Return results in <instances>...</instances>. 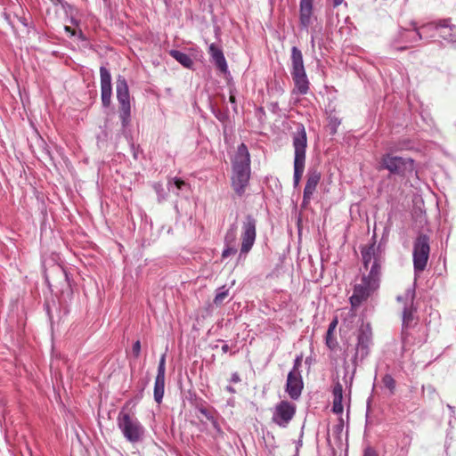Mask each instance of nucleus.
<instances>
[{
  "label": "nucleus",
  "instance_id": "nucleus-1",
  "mask_svg": "<svg viewBox=\"0 0 456 456\" xmlns=\"http://www.w3.org/2000/svg\"><path fill=\"white\" fill-rule=\"evenodd\" d=\"M363 267L368 273L362 274L361 282L356 284L350 303L356 308L366 301L379 287L383 251L380 245L375 242L362 249Z\"/></svg>",
  "mask_w": 456,
  "mask_h": 456
},
{
  "label": "nucleus",
  "instance_id": "nucleus-2",
  "mask_svg": "<svg viewBox=\"0 0 456 456\" xmlns=\"http://www.w3.org/2000/svg\"><path fill=\"white\" fill-rule=\"evenodd\" d=\"M250 178V155L248 147L241 143L238 146L232 160V186L235 192L241 196Z\"/></svg>",
  "mask_w": 456,
  "mask_h": 456
},
{
  "label": "nucleus",
  "instance_id": "nucleus-3",
  "mask_svg": "<svg viewBox=\"0 0 456 456\" xmlns=\"http://www.w3.org/2000/svg\"><path fill=\"white\" fill-rule=\"evenodd\" d=\"M415 297L414 288H409L406 289L403 296H397L396 299L398 302H403V327L401 339L403 344V350H408V347L411 345L416 344V338L414 337L416 322L414 319V309L413 300Z\"/></svg>",
  "mask_w": 456,
  "mask_h": 456
},
{
  "label": "nucleus",
  "instance_id": "nucleus-4",
  "mask_svg": "<svg viewBox=\"0 0 456 456\" xmlns=\"http://www.w3.org/2000/svg\"><path fill=\"white\" fill-rule=\"evenodd\" d=\"M131 402H126L118 412L117 425L126 440L135 444L143 439L145 429L139 419L127 411Z\"/></svg>",
  "mask_w": 456,
  "mask_h": 456
},
{
  "label": "nucleus",
  "instance_id": "nucleus-5",
  "mask_svg": "<svg viewBox=\"0 0 456 456\" xmlns=\"http://www.w3.org/2000/svg\"><path fill=\"white\" fill-rule=\"evenodd\" d=\"M294 148V187L298 186L303 175L305 165V152L307 147V135L303 124H297L296 131L292 134Z\"/></svg>",
  "mask_w": 456,
  "mask_h": 456
},
{
  "label": "nucleus",
  "instance_id": "nucleus-6",
  "mask_svg": "<svg viewBox=\"0 0 456 456\" xmlns=\"http://www.w3.org/2000/svg\"><path fill=\"white\" fill-rule=\"evenodd\" d=\"M290 59V74L294 82L292 94L305 95L309 91L310 82L308 80L305 69L304 66L302 53L297 46H293L291 48Z\"/></svg>",
  "mask_w": 456,
  "mask_h": 456
},
{
  "label": "nucleus",
  "instance_id": "nucleus-7",
  "mask_svg": "<svg viewBox=\"0 0 456 456\" xmlns=\"http://www.w3.org/2000/svg\"><path fill=\"white\" fill-rule=\"evenodd\" d=\"M116 94L119 103V118L123 127H126L131 121L130 94L126 79L119 75L116 80Z\"/></svg>",
  "mask_w": 456,
  "mask_h": 456
},
{
  "label": "nucleus",
  "instance_id": "nucleus-8",
  "mask_svg": "<svg viewBox=\"0 0 456 456\" xmlns=\"http://www.w3.org/2000/svg\"><path fill=\"white\" fill-rule=\"evenodd\" d=\"M429 253V237L426 234H419L413 243L412 259L415 274H419L426 269Z\"/></svg>",
  "mask_w": 456,
  "mask_h": 456
},
{
  "label": "nucleus",
  "instance_id": "nucleus-9",
  "mask_svg": "<svg viewBox=\"0 0 456 456\" xmlns=\"http://www.w3.org/2000/svg\"><path fill=\"white\" fill-rule=\"evenodd\" d=\"M382 167L391 174L406 176L414 172V161L411 158H403L386 154L382 157Z\"/></svg>",
  "mask_w": 456,
  "mask_h": 456
},
{
  "label": "nucleus",
  "instance_id": "nucleus-10",
  "mask_svg": "<svg viewBox=\"0 0 456 456\" xmlns=\"http://www.w3.org/2000/svg\"><path fill=\"white\" fill-rule=\"evenodd\" d=\"M256 238V220L251 215H247L241 224V246L239 257H246L253 248Z\"/></svg>",
  "mask_w": 456,
  "mask_h": 456
},
{
  "label": "nucleus",
  "instance_id": "nucleus-11",
  "mask_svg": "<svg viewBox=\"0 0 456 456\" xmlns=\"http://www.w3.org/2000/svg\"><path fill=\"white\" fill-rule=\"evenodd\" d=\"M372 346V330L369 323L362 324L357 333V343L355 346V353L353 358L354 365L357 362H362L370 352Z\"/></svg>",
  "mask_w": 456,
  "mask_h": 456
},
{
  "label": "nucleus",
  "instance_id": "nucleus-12",
  "mask_svg": "<svg viewBox=\"0 0 456 456\" xmlns=\"http://www.w3.org/2000/svg\"><path fill=\"white\" fill-rule=\"evenodd\" d=\"M296 405L288 401H281L274 407L272 420L281 428H287L296 414Z\"/></svg>",
  "mask_w": 456,
  "mask_h": 456
},
{
  "label": "nucleus",
  "instance_id": "nucleus-13",
  "mask_svg": "<svg viewBox=\"0 0 456 456\" xmlns=\"http://www.w3.org/2000/svg\"><path fill=\"white\" fill-rule=\"evenodd\" d=\"M425 28L436 29L440 37L449 44H456V26L452 24L451 19L439 20L429 22Z\"/></svg>",
  "mask_w": 456,
  "mask_h": 456
},
{
  "label": "nucleus",
  "instance_id": "nucleus-14",
  "mask_svg": "<svg viewBox=\"0 0 456 456\" xmlns=\"http://www.w3.org/2000/svg\"><path fill=\"white\" fill-rule=\"evenodd\" d=\"M100 80L102 102L104 107H109L112 95L111 75L104 66L100 67Z\"/></svg>",
  "mask_w": 456,
  "mask_h": 456
},
{
  "label": "nucleus",
  "instance_id": "nucleus-15",
  "mask_svg": "<svg viewBox=\"0 0 456 456\" xmlns=\"http://www.w3.org/2000/svg\"><path fill=\"white\" fill-rule=\"evenodd\" d=\"M304 388L301 373L289 372L285 391L292 400H297Z\"/></svg>",
  "mask_w": 456,
  "mask_h": 456
},
{
  "label": "nucleus",
  "instance_id": "nucleus-16",
  "mask_svg": "<svg viewBox=\"0 0 456 456\" xmlns=\"http://www.w3.org/2000/svg\"><path fill=\"white\" fill-rule=\"evenodd\" d=\"M314 0H300L299 4V21L300 26L307 29L312 23Z\"/></svg>",
  "mask_w": 456,
  "mask_h": 456
},
{
  "label": "nucleus",
  "instance_id": "nucleus-17",
  "mask_svg": "<svg viewBox=\"0 0 456 456\" xmlns=\"http://www.w3.org/2000/svg\"><path fill=\"white\" fill-rule=\"evenodd\" d=\"M321 180V174L316 170H310L307 173V180L304 189V202L309 201L314 193Z\"/></svg>",
  "mask_w": 456,
  "mask_h": 456
},
{
  "label": "nucleus",
  "instance_id": "nucleus-18",
  "mask_svg": "<svg viewBox=\"0 0 456 456\" xmlns=\"http://www.w3.org/2000/svg\"><path fill=\"white\" fill-rule=\"evenodd\" d=\"M209 53L216 68L224 74L228 72V65L221 49L214 44L209 46Z\"/></svg>",
  "mask_w": 456,
  "mask_h": 456
},
{
  "label": "nucleus",
  "instance_id": "nucleus-19",
  "mask_svg": "<svg viewBox=\"0 0 456 456\" xmlns=\"http://www.w3.org/2000/svg\"><path fill=\"white\" fill-rule=\"evenodd\" d=\"M408 30L407 29H400L399 32H398V35L396 36V37H395L391 43H390V47L392 49H395V50H397V51H403V50H406L408 48V46L405 45H399V44H408V43H415V42H418L419 40H416V35L414 36V37H412L411 39H410L408 37Z\"/></svg>",
  "mask_w": 456,
  "mask_h": 456
},
{
  "label": "nucleus",
  "instance_id": "nucleus-20",
  "mask_svg": "<svg viewBox=\"0 0 456 456\" xmlns=\"http://www.w3.org/2000/svg\"><path fill=\"white\" fill-rule=\"evenodd\" d=\"M332 395H333L332 411L336 414H341L344 411V407L342 404L343 386L338 381L334 384V387L332 389Z\"/></svg>",
  "mask_w": 456,
  "mask_h": 456
},
{
  "label": "nucleus",
  "instance_id": "nucleus-21",
  "mask_svg": "<svg viewBox=\"0 0 456 456\" xmlns=\"http://www.w3.org/2000/svg\"><path fill=\"white\" fill-rule=\"evenodd\" d=\"M169 54L183 67L187 69L192 68L194 62L192 59L190 57V55H188L187 53L178 50H171L169 52Z\"/></svg>",
  "mask_w": 456,
  "mask_h": 456
},
{
  "label": "nucleus",
  "instance_id": "nucleus-22",
  "mask_svg": "<svg viewBox=\"0 0 456 456\" xmlns=\"http://www.w3.org/2000/svg\"><path fill=\"white\" fill-rule=\"evenodd\" d=\"M189 184L178 177L171 178L167 182L168 191L175 193L177 196L179 195L180 191L189 190Z\"/></svg>",
  "mask_w": 456,
  "mask_h": 456
},
{
  "label": "nucleus",
  "instance_id": "nucleus-23",
  "mask_svg": "<svg viewBox=\"0 0 456 456\" xmlns=\"http://www.w3.org/2000/svg\"><path fill=\"white\" fill-rule=\"evenodd\" d=\"M165 391V376L157 375L154 383V400L156 403L162 402Z\"/></svg>",
  "mask_w": 456,
  "mask_h": 456
},
{
  "label": "nucleus",
  "instance_id": "nucleus-24",
  "mask_svg": "<svg viewBox=\"0 0 456 456\" xmlns=\"http://www.w3.org/2000/svg\"><path fill=\"white\" fill-rule=\"evenodd\" d=\"M337 324H338V321L335 319L334 321H332L330 323L328 330L326 332L325 343H326V346L330 350H334L338 346L337 339L334 336V331L336 330Z\"/></svg>",
  "mask_w": 456,
  "mask_h": 456
},
{
  "label": "nucleus",
  "instance_id": "nucleus-25",
  "mask_svg": "<svg viewBox=\"0 0 456 456\" xmlns=\"http://www.w3.org/2000/svg\"><path fill=\"white\" fill-rule=\"evenodd\" d=\"M428 23L422 25L420 28H415L414 31L416 33V40H422L423 38H433L436 37V33L438 34L436 29H427L425 26Z\"/></svg>",
  "mask_w": 456,
  "mask_h": 456
},
{
  "label": "nucleus",
  "instance_id": "nucleus-26",
  "mask_svg": "<svg viewBox=\"0 0 456 456\" xmlns=\"http://www.w3.org/2000/svg\"><path fill=\"white\" fill-rule=\"evenodd\" d=\"M236 226L235 224L231 225V227L226 232L224 236V245H236Z\"/></svg>",
  "mask_w": 456,
  "mask_h": 456
},
{
  "label": "nucleus",
  "instance_id": "nucleus-27",
  "mask_svg": "<svg viewBox=\"0 0 456 456\" xmlns=\"http://www.w3.org/2000/svg\"><path fill=\"white\" fill-rule=\"evenodd\" d=\"M341 121L336 116H330L329 117V123L328 126L330 130V134H334L337 133L338 127L339 126Z\"/></svg>",
  "mask_w": 456,
  "mask_h": 456
},
{
  "label": "nucleus",
  "instance_id": "nucleus-28",
  "mask_svg": "<svg viewBox=\"0 0 456 456\" xmlns=\"http://www.w3.org/2000/svg\"><path fill=\"white\" fill-rule=\"evenodd\" d=\"M382 382L387 388H388L392 393L394 392L395 381L390 374H386L382 379Z\"/></svg>",
  "mask_w": 456,
  "mask_h": 456
},
{
  "label": "nucleus",
  "instance_id": "nucleus-29",
  "mask_svg": "<svg viewBox=\"0 0 456 456\" xmlns=\"http://www.w3.org/2000/svg\"><path fill=\"white\" fill-rule=\"evenodd\" d=\"M237 252L236 245H225L223 252L222 257L226 258L231 255H234Z\"/></svg>",
  "mask_w": 456,
  "mask_h": 456
},
{
  "label": "nucleus",
  "instance_id": "nucleus-30",
  "mask_svg": "<svg viewBox=\"0 0 456 456\" xmlns=\"http://www.w3.org/2000/svg\"><path fill=\"white\" fill-rule=\"evenodd\" d=\"M228 290L224 289V288L219 289L218 292L216 293L214 302L216 304H220L224 301V299L227 297Z\"/></svg>",
  "mask_w": 456,
  "mask_h": 456
},
{
  "label": "nucleus",
  "instance_id": "nucleus-31",
  "mask_svg": "<svg viewBox=\"0 0 456 456\" xmlns=\"http://www.w3.org/2000/svg\"><path fill=\"white\" fill-rule=\"evenodd\" d=\"M165 364H166V354H162V356L160 357L159 362L157 375L165 376V371H166Z\"/></svg>",
  "mask_w": 456,
  "mask_h": 456
},
{
  "label": "nucleus",
  "instance_id": "nucleus-32",
  "mask_svg": "<svg viewBox=\"0 0 456 456\" xmlns=\"http://www.w3.org/2000/svg\"><path fill=\"white\" fill-rule=\"evenodd\" d=\"M154 190L158 195L159 201L166 199V194H165L164 189L160 183L154 184Z\"/></svg>",
  "mask_w": 456,
  "mask_h": 456
},
{
  "label": "nucleus",
  "instance_id": "nucleus-33",
  "mask_svg": "<svg viewBox=\"0 0 456 456\" xmlns=\"http://www.w3.org/2000/svg\"><path fill=\"white\" fill-rule=\"evenodd\" d=\"M301 362H302V358L300 356H297L294 360L293 368L289 372L301 373L300 372Z\"/></svg>",
  "mask_w": 456,
  "mask_h": 456
},
{
  "label": "nucleus",
  "instance_id": "nucleus-34",
  "mask_svg": "<svg viewBox=\"0 0 456 456\" xmlns=\"http://www.w3.org/2000/svg\"><path fill=\"white\" fill-rule=\"evenodd\" d=\"M214 429L216 430L217 436H222L224 435V432L219 425V423L217 422L216 419L214 418L212 420H210Z\"/></svg>",
  "mask_w": 456,
  "mask_h": 456
},
{
  "label": "nucleus",
  "instance_id": "nucleus-35",
  "mask_svg": "<svg viewBox=\"0 0 456 456\" xmlns=\"http://www.w3.org/2000/svg\"><path fill=\"white\" fill-rule=\"evenodd\" d=\"M362 456H379V453L377 452V451L373 447L367 446L363 450Z\"/></svg>",
  "mask_w": 456,
  "mask_h": 456
},
{
  "label": "nucleus",
  "instance_id": "nucleus-36",
  "mask_svg": "<svg viewBox=\"0 0 456 456\" xmlns=\"http://www.w3.org/2000/svg\"><path fill=\"white\" fill-rule=\"evenodd\" d=\"M132 351H133L134 357H136V358L139 357L140 353H141V343L139 340L135 341L133 344Z\"/></svg>",
  "mask_w": 456,
  "mask_h": 456
},
{
  "label": "nucleus",
  "instance_id": "nucleus-37",
  "mask_svg": "<svg viewBox=\"0 0 456 456\" xmlns=\"http://www.w3.org/2000/svg\"><path fill=\"white\" fill-rule=\"evenodd\" d=\"M199 411L201 414H203L207 419H208L209 421L212 420L215 417L214 415L208 411L207 410L206 408L204 407H200L199 408Z\"/></svg>",
  "mask_w": 456,
  "mask_h": 456
},
{
  "label": "nucleus",
  "instance_id": "nucleus-38",
  "mask_svg": "<svg viewBox=\"0 0 456 456\" xmlns=\"http://www.w3.org/2000/svg\"><path fill=\"white\" fill-rule=\"evenodd\" d=\"M229 101L233 105L234 111H236V110H237L236 100H235V96L232 91L230 92Z\"/></svg>",
  "mask_w": 456,
  "mask_h": 456
},
{
  "label": "nucleus",
  "instance_id": "nucleus-39",
  "mask_svg": "<svg viewBox=\"0 0 456 456\" xmlns=\"http://www.w3.org/2000/svg\"><path fill=\"white\" fill-rule=\"evenodd\" d=\"M231 381L233 383H238L240 381V378L237 372L232 374Z\"/></svg>",
  "mask_w": 456,
  "mask_h": 456
},
{
  "label": "nucleus",
  "instance_id": "nucleus-40",
  "mask_svg": "<svg viewBox=\"0 0 456 456\" xmlns=\"http://www.w3.org/2000/svg\"><path fill=\"white\" fill-rule=\"evenodd\" d=\"M64 29L66 32L69 33L71 37H75L77 35V31L72 29L70 27L65 26Z\"/></svg>",
  "mask_w": 456,
  "mask_h": 456
},
{
  "label": "nucleus",
  "instance_id": "nucleus-41",
  "mask_svg": "<svg viewBox=\"0 0 456 456\" xmlns=\"http://www.w3.org/2000/svg\"><path fill=\"white\" fill-rule=\"evenodd\" d=\"M215 116L216 117V118H218L220 121H224V119L226 118V116L221 112H218V113H216Z\"/></svg>",
  "mask_w": 456,
  "mask_h": 456
},
{
  "label": "nucleus",
  "instance_id": "nucleus-42",
  "mask_svg": "<svg viewBox=\"0 0 456 456\" xmlns=\"http://www.w3.org/2000/svg\"><path fill=\"white\" fill-rule=\"evenodd\" d=\"M344 0H332V5L333 7H338L343 3Z\"/></svg>",
  "mask_w": 456,
  "mask_h": 456
},
{
  "label": "nucleus",
  "instance_id": "nucleus-43",
  "mask_svg": "<svg viewBox=\"0 0 456 456\" xmlns=\"http://www.w3.org/2000/svg\"><path fill=\"white\" fill-rule=\"evenodd\" d=\"M76 36L82 41L86 40V37L81 30H79Z\"/></svg>",
  "mask_w": 456,
  "mask_h": 456
},
{
  "label": "nucleus",
  "instance_id": "nucleus-44",
  "mask_svg": "<svg viewBox=\"0 0 456 456\" xmlns=\"http://www.w3.org/2000/svg\"><path fill=\"white\" fill-rule=\"evenodd\" d=\"M229 350H230V346L226 343H224L222 346V352L223 353H227Z\"/></svg>",
  "mask_w": 456,
  "mask_h": 456
},
{
  "label": "nucleus",
  "instance_id": "nucleus-45",
  "mask_svg": "<svg viewBox=\"0 0 456 456\" xmlns=\"http://www.w3.org/2000/svg\"><path fill=\"white\" fill-rule=\"evenodd\" d=\"M226 390L230 393H235V389L231 386L226 387Z\"/></svg>",
  "mask_w": 456,
  "mask_h": 456
},
{
  "label": "nucleus",
  "instance_id": "nucleus-46",
  "mask_svg": "<svg viewBox=\"0 0 456 456\" xmlns=\"http://www.w3.org/2000/svg\"><path fill=\"white\" fill-rule=\"evenodd\" d=\"M447 407L452 411V413H454V407L453 406L448 404Z\"/></svg>",
  "mask_w": 456,
  "mask_h": 456
},
{
  "label": "nucleus",
  "instance_id": "nucleus-47",
  "mask_svg": "<svg viewBox=\"0 0 456 456\" xmlns=\"http://www.w3.org/2000/svg\"><path fill=\"white\" fill-rule=\"evenodd\" d=\"M311 43H312V45H314V37H312Z\"/></svg>",
  "mask_w": 456,
  "mask_h": 456
},
{
  "label": "nucleus",
  "instance_id": "nucleus-48",
  "mask_svg": "<svg viewBox=\"0 0 456 456\" xmlns=\"http://www.w3.org/2000/svg\"><path fill=\"white\" fill-rule=\"evenodd\" d=\"M71 21H72L73 24H76V25L77 24V22L75 20H73V19H72Z\"/></svg>",
  "mask_w": 456,
  "mask_h": 456
},
{
  "label": "nucleus",
  "instance_id": "nucleus-49",
  "mask_svg": "<svg viewBox=\"0 0 456 456\" xmlns=\"http://www.w3.org/2000/svg\"><path fill=\"white\" fill-rule=\"evenodd\" d=\"M104 1L106 2L107 0H104Z\"/></svg>",
  "mask_w": 456,
  "mask_h": 456
}]
</instances>
